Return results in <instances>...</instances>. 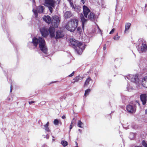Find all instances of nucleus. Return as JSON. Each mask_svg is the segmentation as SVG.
I'll return each mask as SVG.
<instances>
[{
  "label": "nucleus",
  "mask_w": 147,
  "mask_h": 147,
  "mask_svg": "<svg viewBox=\"0 0 147 147\" xmlns=\"http://www.w3.org/2000/svg\"><path fill=\"white\" fill-rule=\"evenodd\" d=\"M106 6V5L105 3L103 1L102 2V5H101V6H102V7H103V8H105V7Z\"/></svg>",
  "instance_id": "nucleus-29"
},
{
  "label": "nucleus",
  "mask_w": 147,
  "mask_h": 147,
  "mask_svg": "<svg viewBox=\"0 0 147 147\" xmlns=\"http://www.w3.org/2000/svg\"><path fill=\"white\" fill-rule=\"evenodd\" d=\"M10 88H11V89H10V92H11V90H11V88H12V86H11Z\"/></svg>",
  "instance_id": "nucleus-39"
},
{
  "label": "nucleus",
  "mask_w": 147,
  "mask_h": 147,
  "mask_svg": "<svg viewBox=\"0 0 147 147\" xmlns=\"http://www.w3.org/2000/svg\"><path fill=\"white\" fill-rule=\"evenodd\" d=\"M141 100L142 102L143 105H145L146 101V96L145 94H142L140 96Z\"/></svg>",
  "instance_id": "nucleus-14"
},
{
  "label": "nucleus",
  "mask_w": 147,
  "mask_h": 147,
  "mask_svg": "<svg viewBox=\"0 0 147 147\" xmlns=\"http://www.w3.org/2000/svg\"><path fill=\"white\" fill-rule=\"evenodd\" d=\"M136 103L138 104V105H140V104H139V103L138 102V101H136Z\"/></svg>",
  "instance_id": "nucleus-38"
},
{
  "label": "nucleus",
  "mask_w": 147,
  "mask_h": 147,
  "mask_svg": "<svg viewBox=\"0 0 147 147\" xmlns=\"http://www.w3.org/2000/svg\"><path fill=\"white\" fill-rule=\"evenodd\" d=\"M103 49L104 50H105L106 49V45H105L104 46H103Z\"/></svg>",
  "instance_id": "nucleus-34"
},
{
  "label": "nucleus",
  "mask_w": 147,
  "mask_h": 147,
  "mask_svg": "<svg viewBox=\"0 0 147 147\" xmlns=\"http://www.w3.org/2000/svg\"><path fill=\"white\" fill-rule=\"evenodd\" d=\"M43 19L47 23L49 24L51 23V19L49 16H45L43 18Z\"/></svg>",
  "instance_id": "nucleus-15"
},
{
  "label": "nucleus",
  "mask_w": 147,
  "mask_h": 147,
  "mask_svg": "<svg viewBox=\"0 0 147 147\" xmlns=\"http://www.w3.org/2000/svg\"><path fill=\"white\" fill-rule=\"evenodd\" d=\"M142 144L144 147H147V144L144 140H143L142 141Z\"/></svg>",
  "instance_id": "nucleus-27"
},
{
  "label": "nucleus",
  "mask_w": 147,
  "mask_h": 147,
  "mask_svg": "<svg viewBox=\"0 0 147 147\" xmlns=\"http://www.w3.org/2000/svg\"><path fill=\"white\" fill-rule=\"evenodd\" d=\"M78 22L77 20L73 19L67 22L65 28L68 31L71 32H73L77 28Z\"/></svg>",
  "instance_id": "nucleus-4"
},
{
  "label": "nucleus",
  "mask_w": 147,
  "mask_h": 147,
  "mask_svg": "<svg viewBox=\"0 0 147 147\" xmlns=\"http://www.w3.org/2000/svg\"><path fill=\"white\" fill-rule=\"evenodd\" d=\"M61 144L63 146L65 147L67 145L68 143L66 141L62 140L61 142Z\"/></svg>",
  "instance_id": "nucleus-24"
},
{
  "label": "nucleus",
  "mask_w": 147,
  "mask_h": 147,
  "mask_svg": "<svg viewBox=\"0 0 147 147\" xmlns=\"http://www.w3.org/2000/svg\"><path fill=\"white\" fill-rule=\"evenodd\" d=\"M67 1L69 2L71 7H72V9L75 10V6L73 4L72 0H67Z\"/></svg>",
  "instance_id": "nucleus-22"
},
{
  "label": "nucleus",
  "mask_w": 147,
  "mask_h": 147,
  "mask_svg": "<svg viewBox=\"0 0 147 147\" xmlns=\"http://www.w3.org/2000/svg\"><path fill=\"white\" fill-rule=\"evenodd\" d=\"M83 78L82 77H81L79 76H76L73 79V80H74V82H73V83H74L75 82H77L80 80H82Z\"/></svg>",
  "instance_id": "nucleus-20"
},
{
  "label": "nucleus",
  "mask_w": 147,
  "mask_h": 147,
  "mask_svg": "<svg viewBox=\"0 0 147 147\" xmlns=\"http://www.w3.org/2000/svg\"><path fill=\"white\" fill-rule=\"evenodd\" d=\"M131 135H133L134 136V134H131Z\"/></svg>",
  "instance_id": "nucleus-44"
},
{
  "label": "nucleus",
  "mask_w": 147,
  "mask_h": 147,
  "mask_svg": "<svg viewBox=\"0 0 147 147\" xmlns=\"http://www.w3.org/2000/svg\"><path fill=\"white\" fill-rule=\"evenodd\" d=\"M76 145L77 146H78V143H77V142H76Z\"/></svg>",
  "instance_id": "nucleus-40"
},
{
  "label": "nucleus",
  "mask_w": 147,
  "mask_h": 147,
  "mask_svg": "<svg viewBox=\"0 0 147 147\" xmlns=\"http://www.w3.org/2000/svg\"><path fill=\"white\" fill-rule=\"evenodd\" d=\"M141 41L142 45L140 47V51L142 52H144L147 51V47L146 42L144 39L140 40Z\"/></svg>",
  "instance_id": "nucleus-10"
},
{
  "label": "nucleus",
  "mask_w": 147,
  "mask_h": 147,
  "mask_svg": "<svg viewBox=\"0 0 147 147\" xmlns=\"http://www.w3.org/2000/svg\"><path fill=\"white\" fill-rule=\"evenodd\" d=\"M135 147H142L140 146H136Z\"/></svg>",
  "instance_id": "nucleus-41"
},
{
  "label": "nucleus",
  "mask_w": 147,
  "mask_h": 147,
  "mask_svg": "<svg viewBox=\"0 0 147 147\" xmlns=\"http://www.w3.org/2000/svg\"><path fill=\"white\" fill-rule=\"evenodd\" d=\"M81 1L83 4H84L85 3L86 0H81Z\"/></svg>",
  "instance_id": "nucleus-35"
},
{
  "label": "nucleus",
  "mask_w": 147,
  "mask_h": 147,
  "mask_svg": "<svg viewBox=\"0 0 147 147\" xmlns=\"http://www.w3.org/2000/svg\"><path fill=\"white\" fill-rule=\"evenodd\" d=\"M49 32L50 37L56 39L62 38L64 36L63 32L61 30H58L55 33V29L54 28L50 27Z\"/></svg>",
  "instance_id": "nucleus-3"
},
{
  "label": "nucleus",
  "mask_w": 147,
  "mask_h": 147,
  "mask_svg": "<svg viewBox=\"0 0 147 147\" xmlns=\"http://www.w3.org/2000/svg\"><path fill=\"white\" fill-rule=\"evenodd\" d=\"M78 29H79V28H78Z\"/></svg>",
  "instance_id": "nucleus-45"
},
{
  "label": "nucleus",
  "mask_w": 147,
  "mask_h": 147,
  "mask_svg": "<svg viewBox=\"0 0 147 147\" xmlns=\"http://www.w3.org/2000/svg\"><path fill=\"white\" fill-rule=\"evenodd\" d=\"M54 124L55 125H58L59 124H61V121L57 119H55L53 121Z\"/></svg>",
  "instance_id": "nucleus-21"
},
{
  "label": "nucleus",
  "mask_w": 147,
  "mask_h": 147,
  "mask_svg": "<svg viewBox=\"0 0 147 147\" xmlns=\"http://www.w3.org/2000/svg\"><path fill=\"white\" fill-rule=\"evenodd\" d=\"M91 90L90 89H87L85 91L84 95L86 96L88 94V93L90 92Z\"/></svg>",
  "instance_id": "nucleus-26"
},
{
  "label": "nucleus",
  "mask_w": 147,
  "mask_h": 147,
  "mask_svg": "<svg viewBox=\"0 0 147 147\" xmlns=\"http://www.w3.org/2000/svg\"><path fill=\"white\" fill-rule=\"evenodd\" d=\"M64 16L66 18H68L71 16V14L69 11H67L64 14Z\"/></svg>",
  "instance_id": "nucleus-17"
},
{
  "label": "nucleus",
  "mask_w": 147,
  "mask_h": 147,
  "mask_svg": "<svg viewBox=\"0 0 147 147\" xmlns=\"http://www.w3.org/2000/svg\"><path fill=\"white\" fill-rule=\"evenodd\" d=\"M34 102H35L34 101H29V103L30 105H31V104H32V103H34Z\"/></svg>",
  "instance_id": "nucleus-33"
},
{
  "label": "nucleus",
  "mask_w": 147,
  "mask_h": 147,
  "mask_svg": "<svg viewBox=\"0 0 147 147\" xmlns=\"http://www.w3.org/2000/svg\"><path fill=\"white\" fill-rule=\"evenodd\" d=\"M126 77L127 79L133 82H136L138 80V77L136 75H129Z\"/></svg>",
  "instance_id": "nucleus-11"
},
{
  "label": "nucleus",
  "mask_w": 147,
  "mask_h": 147,
  "mask_svg": "<svg viewBox=\"0 0 147 147\" xmlns=\"http://www.w3.org/2000/svg\"><path fill=\"white\" fill-rule=\"evenodd\" d=\"M32 42L35 47H36L38 44H39L40 50L44 53H46L47 51L45 42L44 39L40 37L38 38L34 37L33 39Z\"/></svg>",
  "instance_id": "nucleus-1"
},
{
  "label": "nucleus",
  "mask_w": 147,
  "mask_h": 147,
  "mask_svg": "<svg viewBox=\"0 0 147 147\" xmlns=\"http://www.w3.org/2000/svg\"><path fill=\"white\" fill-rule=\"evenodd\" d=\"M83 10L84 16L86 18L90 19L94 18V14L91 12L90 9L86 6H83Z\"/></svg>",
  "instance_id": "nucleus-6"
},
{
  "label": "nucleus",
  "mask_w": 147,
  "mask_h": 147,
  "mask_svg": "<svg viewBox=\"0 0 147 147\" xmlns=\"http://www.w3.org/2000/svg\"><path fill=\"white\" fill-rule=\"evenodd\" d=\"M137 84L140 88H142L143 86L147 88V76H146L143 78L142 85H138Z\"/></svg>",
  "instance_id": "nucleus-12"
},
{
  "label": "nucleus",
  "mask_w": 147,
  "mask_h": 147,
  "mask_svg": "<svg viewBox=\"0 0 147 147\" xmlns=\"http://www.w3.org/2000/svg\"><path fill=\"white\" fill-rule=\"evenodd\" d=\"M73 121H71V125H70L69 129H70V130H71V129L72 128V125H73Z\"/></svg>",
  "instance_id": "nucleus-31"
},
{
  "label": "nucleus",
  "mask_w": 147,
  "mask_h": 147,
  "mask_svg": "<svg viewBox=\"0 0 147 147\" xmlns=\"http://www.w3.org/2000/svg\"><path fill=\"white\" fill-rule=\"evenodd\" d=\"M126 109L129 112L131 113H134L136 110V108L135 106H133L131 105H127V107Z\"/></svg>",
  "instance_id": "nucleus-13"
},
{
  "label": "nucleus",
  "mask_w": 147,
  "mask_h": 147,
  "mask_svg": "<svg viewBox=\"0 0 147 147\" xmlns=\"http://www.w3.org/2000/svg\"><path fill=\"white\" fill-rule=\"evenodd\" d=\"M120 36H118V34H117L114 37L113 39L115 40H119Z\"/></svg>",
  "instance_id": "nucleus-28"
},
{
  "label": "nucleus",
  "mask_w": 147,
  "mask_h": 147,
  "mask_svg": "<svg viewBox=\"0 0 147 147\" xmlns=\"http://www.w3.org/2000/svg\"><path fill=\"white\" fill-rule=\"evenodd\" d=\"M91 80V79L90 77H88L86 80L84 84V86H85L88 85L89 84V82Z\"/></svg>",
  "instance_id": "nucleus-23"
},
{
  "label": "nucleus",
  "mask_w": 147,
  "mask_h": 147,
  "mask_svg": "<svg viewBox=\"0 0 147 147\" xmlns=\"http://www.w3.org/2000/svg\"><path fill=\"white\" fill-rule=\"evenodd\" d=\"M81 18L82 23V27L83 28L84 26V24L86 21V20L85 19L82 15L81 16Z\"/></svg>",
  "instance_id": "nucleus-18"
},
{
  "label": "nucleus",
  "mask_w": 147,
  "mask_h": 147,
  "mask_svg": "<svg viewBox=\"0 0 147 147\" xmlns=\"http://www.w3.org/2000/svg\"><path fill=\"white\" fill-rule=\"evenodd\" d=\"M131 24L129 23H126L125 26V30L124 32H126L129 30L131 26Z\"/></svg>",
  "instance_id": "nucleus-16"
},
{
  "label": "nucleus",
  "mask_w": 147,
  "mask_h": 147,
  "mask_svg": "<svg viewBox=\"0 0 147 147\" xmlns=\"http://www.w3.org/2000/svg\"><path fill=\"white\" fill-rule=\"evenodd\" d=\"M145 113L147 115V109L145 110Z\"/></svg>",
  "instance_id": "nucleus-37"
},
{
  "label": "nucleus",
  "mask_w": 147,
  "mask_h": 147,
  "mask_svg": "<svg viewBox=\"0 0 147 147\" xmlns=\"http://www.w3.org/2000/svg\"><path fill=\"white\" fill-rule=\"evenodd\" d=\"M40 31L42 36L45 37H46L49 34V29L48 30L45 27H43L40 29Z\"/></svg>",
  "instance_id": "nucleus-9"
},
{
  "label": "nucleus",
  "mask_w": 147,
  "mask_h": 147,
  "mask_svg": "<svg viewBox=\"0 0 147 147\" xmlns=\"http://www.w3.org/2000/svg\"><path fill=\"white\" fill-rule=\"evenodd\" d=\"M128 85H127V86L128 87H127L128 88H129Z\"/></svg>",
  "instance_id": "nucleus-43"
},
{
  "label": "nucleus",
  "mask_w": 147,
  "mask_h": 147,
  "mask_svg": "<svg viewBox=\"0 0 147 147\" xmlns=\"http://www.w3.org/2000/svg\"><path fill=\"white\" fill-rule=\"evenodd\" d=\"M61 0H46L45 2V5L47 7L50 11L52 13L53 9L55 7L56 4H59Z\"/></svg>",
  "instance_id": "nucleus-5"
},
{
  "label": "nucleus",
  "mask_w": 147,
  "mask_h": 147,
  "mask_svg": "<svg viewBox=\"0 0 147 147\" xmlns=\"http://www.w3.org/2000/svg\"><path fill=\"white\" fill-rule=\"evenodd\" d=\"M74 72H73L71 74L69 75V77H72L74 75Z\"/></svg>",
  "instance_id": "nucleus-32"
},
{
  "label": "nucleus",
  "mask_w": 147,
  "mask_h": 147,
  "mask_svg": "<svg viewBox=\"0 0 147 147\" xmlns=\"http://www.w3.org/2000/svg\"><path fill=\"white\" fill-rule=\"evenodd\" d=\"M115 30L114 28H113V29H112L111 30L109 34H112L113 33V32H114L115 31Z\"/></svg>",
  "instance_id": "nucleus-30"
},
{
  "label": "nucleus",
  "mask_w": 147,
  "mask_h": 147,
  "mask_svg": "<svg viewBox=\"0 0 147 147\" xmlns=\"http://www.w3.org/2000/svg\"><path fill=\"white\" fill-rule=\"evenodd\" d=\"M65 116L64 115H63V116H62V118L63 119H64L65 118Z\"/></svg>",
  "instance_id": "nucleus-36"
},
{
  "label": "nucleus",
  "mask_w": 147,
  "mask_h": 147,
  "mask_svg": "<svg viewBox=\"0 0 147 147\" xmlns=\"http://www.w3.org/2000/svg\"><path fill=\"white\" fill-rule=\"evenodd\" d=\"M83 123L80 120L78 121V126L81 128H82Z\"/></svg>",
  "instance_id": "nucleus-25"
},
{
  "label": "nucleus",
  "mask_w": 147,
  "mask_h": 147,
  "mask_svg": "<svg viewBox=\"0 0 147 147\" xmlns=\"http://www.w3.org/2000/svg\"><path fill=\"white\" fill-rule=\"evenodd\" d=\"M49 122H48L47 123L44 125V129L46 131H47L49 132L50 131V130L49 127Z\"/></svg>",
  "instance_id": "nucleus-19"
},
{
  "label": "nucleus",
  "mask_w": 147,
  "mask_h": 147,
  "mask_svg": "<svg viewBox=\"0 0 147 147\" xmlns=\"http://www.w3.org/2000/svg\"><path fill=\"white\" fill-rule=\"evenodd\" d=\"M60 19L57 16H54L52 17L51 20V23L53 26V28H56L57 27L60 22Z\"/></svg>",
  "instance_id": "nucleus-7"
},
{
  "label": "nucleus",
  "mask_w": 147,
  "mask_h": 147,
  "mask_svg": "<svg viewBox=\"0 0 147 147\" xmlns=\"http://www.w3.org/2000/svg\"><path fill=\"white\" fill-rule=\"evenodd\" d=\"M70 45L74 48L78 53L80 55L84 49V47L82 43L74 39L70 40Z\"/></svg>",
  "instance_id": "nucleus-2"
},
{
  "label": "nucleus",
  "mask_w": 147,
  "mask_h": 147,
  "mask_svg": "<svg viewBox=\"0 0 147 147\" xmlns=\"http://www.w3.org/2000/svg\"><path fill=\"white\" fill-rule=\"evenodd\" d=\"M44 9V7L42 6H39L36 9L34 8L32 9V12L35 18H37L38 16L37 10L39 13H42L43 12Z\"/></svg>",
  "instance_id": "nucleus-8"
},
{
  "label": "nucleus",
  "mask_w": 147,
  "mask_h": 147,
  "mask_svg": "<svg viewBox=\"0 0 147 147\" xmlns=\"http://www.w3.org/2000/svg\"><path fill=\"white\" fill-rule=\"evenodd\" d=\"M78 130H79V131H81V130H80V129H79Z\"/></svg>",
  "instance_id": "nucleus-42"
}]
</instances>
